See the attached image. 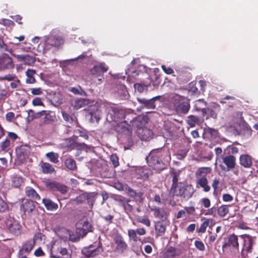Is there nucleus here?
I'll return each mask as SVG.
<instances>
[{"mask_svg":"<svg viewBox=\"0 0 258 258\" xmlns=\"http://www.w3.org/2000/svg\"><path fill=\"white\" fill-rule=\"evenodd\" d=\"M14 64L12 59L8 55L0 57V67L2 69H11Z\"/></svg>","mask_w":258,"mask_h":258,"instance_id":"25","label":"nucleus"},{"mask_svg":"<svg viewBox=\"0 0 258 258\" xmlns=\"http://www.w3.org/2000/svg\"><path fill=\"white\" fill-rule=\"evenodd\" d=\"M46 156L49 161L54 163L58 162V154L53 152H48L46 154Z\"/></svg>","mask_w":258,"mask_h":258,"instance_id":"48","label":"nucleus"},{"mask_svg":"<svg viewBox=\"0 0 258 258\" xmlns=\"http://www.w3.org/2000/svg\"><path fill=\"white\" fill-rule=\"evenodd\" d=\"M78 150H83L87 151L88 150H90L93 147L91 146H89L85 143H81L79 142H76L75 143V147Z\"/></svg>","mask_w":258,"mask_h":258,"instance_id":"51","label":"nucleus"},{"mask_svg":"<svg viewBox=\"0 0 258 258\" xmlns=\"http://www.w3.org/2000/svg\"><path fill=\"white\" fill-rule=\"evenodd\" d=\"M140 118V117H137L135 115V116H131L130 117H127L125 120L118 123L115 126V130L119 133L130 134L131 131L129 127L131 125H130L127 122H130L132 125L134 126L135 125V122L137 121H139Z\"/></svg>","mask_w":258,"mask_h":258,"instance_id":"5","label":"nucleus"},{"mask_svg":"<svg viewBox=\"0 0 258 258\" xmlns=\"http://www.w3.org/2000/svg\"><path fill=\"white\" fill-rule=\"evenodd\" d=\"M167 224L168 221L166 220H161L155 223V228L158 235L162 236L164 234Z\"/></svg>","mask_w":258,"mask_h":258,"instance_id":"21","label":"nucleus"},{"mask_svg":"<svg viewBox=\"0 0 258 258\" xmlns=\"http://www.w3.org/2000/svg\"><path fill=\"white\" fill-rule=\"evenodd\" d=\"M166 254L170 258H175L181 254V250L178 248L170 247L166 251Z\"/></svg>","mask_w":258,"mask_h":258,"instance_id":"35","label":"nucleus"},{"mask_svg":"<svg viewBox=\"0 0 258 258\" xmlns=\"http://www.w3.org/2000/svg\"><path fill=\"white\" fill-rule=\"evenodd\" d=\"M171 102L174 110L178 114H186L190 107L189 99L177 94L172 95Z\"/></svg>","mask_w":258,"mask_h":258,"instance_id":"2","label":"nucleus"},{"mask_svg":"<svg viewBox=\"0 0 258 258\" xmlns=\"http://www.w3.org/2000/svg\"><path fill=\"white\" fill-rule=\"evenodd\" d=\"M90 114L91 119L93 121L95 119L96 121L98 122L101 118L100 111L96 106L93 107V109L90 110Z\"/></svg>","mask_w":258,"mask_h":258,"instance_id":"40","label":"nucleus"},{"mask_svg":"<svg viewBox=\"0 0 258 258\" xmlns=\"http://www.w3.org/2000/svg\"><path fill=\"white\" fill-rule=\"evenodd\" d=\"M8 229L14 235H18L21 233V225L15 220H9L7 222Z\"/></svg>","mask_w":258,"mask_h":258,"instance_id":"18","label":"nucleus"},{"mask_svg":"<svg viewBox=\"0 0 258 258\" xmlns=\"http://www.w3.org/2000/svg\"><path fill=\"white\" fill-rule=\"evenodd\" d=\"M43 182L45 186L52 191H58L62 194H65L69 190L67 186L50 179H46Z\"/></svg>","mask_w":258,"mask_h":258,"instance_id":"8","label":"nucleus"},{"mask_svg":"<svg viewBox=\"0 0 258 258\" xmlns=\"http://www.w3.org/2000/svg\"><path fill=\"white\" fill-rule=\"evenodd\" d=\"M10 95V92L5 87L0 86V101L6 99Z\"/></svg>","mask_w":258,"mask_h":258,"instance_id":"47","label":"nucleus"},{"mask_svg":"<svg viewBox=\"0 0 258 258\" xmlns=\"http://www.w3.org/2000/svg\"><path fill=\"white\" fill-rule=\"evenodd\" d=\"M223 162L226 165L220 164V167L223 170L228 171L235 168L236 166V158L232 155H229L222 158Z\"/></svg>","mask_w":258,"mask_h":258,"instance_id":"12","label":"nucleus"},{"mask_svg":"<svg viewBox=\"0 0 258 258\" xmlns=\"http://www.w3.org/2000/svg\"><path fill=\"white\" fill-rule=\"evenodd\" d=\"M195 190L191 185H184L179 182V185L174 187L172 192H171L173 196L183 197L185 199L191 198L194 193Z\"/></svg>","mask_w":258,"mask_h":258,"instance_id":"4","label":"nucleus"},{"mask_svg":"<svg viewBox=\"0 0 258 258\" xmlns=\"http://www.w3.org/2000/svg\"><path fill=\"white\" fill-rule=\"evenodd\" d=\"M71 201L73 203H76L78 204H82L84 203L86 201L85 192H84L76 198L71 199Z\"/></svg>","mask_w":258,"mask_h":258,"instance_id":"49","label":"nucleus"},{"mask_svg":"<svg viewBox=\"0 0 258 258\" xmlns=\"http://www.w3.org/2000/svg\"><path fill=\"white\" fill-rule=\"evenodd\" d=\"M85 195L86 201H87V204L90 206V208L92 209L93 207L94 203L96 201L98 193L96 192H85Z\"/></svg>","mask_w":258,"mask_h":258,"instance_id":"32","label":"nucleus"},{"mask_svg":"<svg viewBox=\"0 0 258 258\" xmlns=\"http://www.w3.org/2000/svg\"><path fill=\"white\" fill-rule=\"evenodd\" d=\"M34 244L35 241L30 239L24 244L22 250L25 251L26 253H29L33 248Z\"/></svg>","mask_w":258,"mask_h":258,"instance_id":"42","label":"nucleus"},{"mask_svg":"<svg viewBox=\"0 0 258 258\" xmlns=\"http://www.w3.org/2000/svg\"><path fill=\"white\" fill-rule=\"evenodd\" d=\"M180 171H173L171 172V176L172 177V185L171 188L170 192H172V190L174 189V187L179 185L178 183V177L180 174Z\"/></svg>","mask_w":258,"mask_h":258,"instance_id":"38","label":"nucleus"},{"mask_svg":"<svg viewBox=\"0 0 258 258\" xmlns=\"http://www.w3.org/2000/svg\"><path fill=\"white\" fill-rule=\"evenodd\" d=\"M51 257L53 258H72L71 254L69 253L66 248L53 245L51 249Z\"/></svg>","mask_w":258,"mask_h":258,"instance_id":"10","label":"nucleus"},{"mask_svg":"<svg viewBox=\"0 0 258 258\" xmlns=\"http://www.w3.org/2000/svg\"><path fill=\"white\" fill-rule=\"evenodd\" d=\"M19 115L15 116V113L13 112H9L6 114V119L7 121L14 122L16 117H18Z\"/></svg>","mask_w":258,"mask_h":258,"instance_id":"58","label":"nucleus"},{"mask_svg":"<svg viewBox=\"0 0 258 258\" xmlns=\"http://www.w3.org/2000/svg\"><path fill=\"white\" fill-rule=\"evenodd\" d=\"M12 55L17 58L20 61H23L25 64L30 66L35 62V58L29 55H19L12 54Z\"/></svg>","mask_w":258,"mask_h":258,"instance_id":"22","label":"nucleus"},{"mask_svg":"<svg viewBox=\"0 0 258 258\" xmlns=\"http://www.w3.org/2000/svg\"><path fill=\"white\" fill-rule=\"evenodd\" d=\"M209 220H207L206 221H204L201 225L200 228L199 230V231L200 232L204 233L206 231V228L209 225Z\"/></svg>","mask_w":258,"mask_h":258,"instance_id":"64","label":"nucleus"},{"mask_svg":"<svg viewBox=\"0 0 258 258\" xmlns=\"http://www.w3.org/2000/svg\"><path fill=\"white\" fill-rule=\"evenodd\" d=\"M151 211L153 212L154 216L161 220H166L167 215L165 211L160 208H154L152 209Z\"/></svg>","mask_w":258,"mask_h":258,"instance_id":"27","label":"nucleus"},{"mask_svg":"<svg viewBox=\"0 0 258 258\" xmlns=\"http://www.w3.org/2000/svg\"><path fill=\"white\" fill-rule=\"evenodd\" d=\"M107 111L106 119L109 122H117L130 116H135V114L130 109H124L115 107H108Z\"/></svg>","mask_w":258,"mask_h":258,"instance_id":"1","label":"nucleus"},{"mask_svg":"<svg viewBox=\"0 0 258 258\" xmlns=\"http://www.w3.org/2000/svg\"><path fill=\"white\" fill-rule=\"evenodd\" d=\"M227 246H231L235 248H238L239 244L238 242V237L232 234L228 237L227 242H225L222 245V249L224 250Z\"/></svg>","mask_w":258,"mask_h":258,"instance_id":"23","label":"nucleus"},{"mask_svg":"<svg viewBox=\"0 0 258 258\" xmlns=\"http://www.w3.org/2000/svg\"><path fill=\"white\" fill-rule=\"evenodd\" d=\"M128 185L127 184H122L120 183H115L114 184V187L120 191H125V188L128 187Z\"/></svg>","mask_w":258,"mask_h":258,"instance_id":"61","label":"nucleus"},{"mask_svg":"<svg viewBox=\"0 0 258 258\" xmlns=\"http://www.w3.org/2000/svg\"><path fill=\"white\" fill-rule=\"evenodd\" d=\"M75 143L76 142H75L73 139H72L71 138H70L64 139L61 145L64 148L72 149L75 147Z\"/></svg>","mask_w":258,"mask_h":258,"instance_id":"46","label":"nucleus"},{"mask_svg":"<svg viewBox=\"0 0 258 258\" xmlns=\"http://www.w3.org/2000/svg\"><path fill=\"white\" fill-rule=\"evenodd\" d=\"M128 235L134 241L136 242L139 240V238L137 235V232L135 230L129 229L128 230Z\"/></svg>","mask_w":258,"mask_h":258,"instance_id":"57","label":"nucleus"},{"mask_svg":"<svg viewBox=\"0 0 258 258\" xmlns=\"http://www.w3.org/2000/svg\"><path fill=\"white\" fill-rule=\"evenodd\" d=\"M239 164L245 168H249L252 165V158L247 154H242L239 157Z\"/></svg>","mask_w":258,"mask_h":258,"instance_id":"20","label":"nucleus"},{"mask_svg":"<svg viewBox=\"0 0 258 258\" xmlns=\"http://www.w3.org/2000/svg\"><path fill=\"white\" fill-rule=\"evenodd\" d=\"M36 71L35 70L29 69L26 71L25 74L27 77L26 83L27 84H34L35 83L36 79L34 77Z\"/></svg>","mask_w":258,"mask_h":258,"instance_id":"36","label":"nucleus"},{"mask_svg":"<svg viewBox=\"0 0 258 258\" xmlns=\"http://www.w3.org/2000/svg\"><path fill=\"white\" fill-rule=\"evenodd\" d=\"M27 120L28 122H30L35 118H38L43 116V114L45 113V110L35 113L33 110L30 109L27 111Z\"/></svg>","mask_w":258,"mask_h":258,"instance_id":"34","label":"nucleus"},{"mask_svg":"<svg viewBox=\"0 0 258 258\" xmlns=\"http://www.w3.org/2000/svg\"><path fill=\"white\" fill-rule=\"evenodd\" d=\"M0 50L2 51H8L10 52L12 54V50L11 49H9L8 48L7 44L5 43L3 40V37L0 36Z\"/></svg>","mask_w":258,"mask_h":258,"instance_id":"56","label":"nucleus"},{"mask_svg":"<svg viewBox=\"0 0 258 258\" xmlns=\"http://www.w3.org/2000/svg\"><path fill=\"white\" fill-rule=\"evenodd\" d=\"M137 133L142 140L146 141L152 139L153 136L152 131L146 127H138Z\"/></svg>","mask_w":258,"mask_h":258,"instance_id":"14","label":"nucleus"},{"mask_svg":"<svg viewBox=\"0 0 258 258\" xmlns=\"http://www.w3.org/2000/svg\"><path fill=\"white\" fill-rule=\"evenodd\" d=\"M43 116H44V117L40 122L41 125L50 124L52 122L55 118V113L51 111H45V113L43 114Z\"/></svg>","mask_w":258,"mask_h":258,"instance_id":"24","label":"nucleus"},{"mask_svg":"<svg viewBox=\"0 0 258 258\" xmlns=\"http://www.w3.org/2000/svg\"><path fill=\"white\" fill-rule=\"evenodd\" d=\"M10 141L7 139L3 142L0 145V150L4 152H8L10 150Z\"/></svg>","mask_w":258,"mask_h":258,"instance_id":"54","label":"nucleus"},{"mask_svg":"<svg viewBox=\"0 0 258 258\" xmlns=\"http://www.w3.org/2000/svg\"><path fill=\"white\" fill-rule=\"evenodd\" d=\"M51 102L55 106L62 104L63 102L62 95L59 92H53L52 94Z\"/></svg>","mask_w":258,"mask_h":258,"instance_id":"31","label":"nucleus"},{"mask_svg":"<svg viewBox=\"0 0 258 258\" xmlns=\"http://www.w3.org/2000/svg\"><path fill=\"white\" fill-rule=\"evenodd\" d=\"M196 183L197 187H202L205 192H208L211 189L210 186L208 185L207 178H196Z\"/></svg>","mask_w":258,"mask_h":258,"instance_id":"29","label":"nucleus"},{"mask_svg":"<svg viewBox=\"0 0 258 258\" xmlns=\"http://www.w3.org/2000/svg\"><path fill=\"white\" fill-rule=\"evenodd\" d=\"M136 220L137 222L143 224L147 226V227H149L151 225V222L150 220L145 216H138L136 217Z\"/></svg>","mask_w":258,"mask_h":258,"instance_id":"50","label":"nucleus"},{"mask_svg":"<svg viewBox=\"0 0 258 258\" xmlns=\"http://www.w3.org/2000/svg\"><path fill=\"white\" fill-rule=\"evenodd\" d=\"M218 214L221 217H224L228 213V206L227 205H222L217 209Z\"/></svg>","mask_w":258,"mask_h":258,"instance_id":"53","label":"nucleus"},{"mask_svg":"<svg viewBox=\"0 0 258 258\" xmlns=\"http://www.w3.org/2000/svg\"><path fill=\"white\" fill-rule=\"evenodd\" d=\"M110 160L114 167L119 165L118 158L116 155L112 154L110 157Z\"/></svg>","mask_w":258,"mask_h":258,"instance_id":"62","label":"nucleus"},{"mask_svg":"<svg viewBox=\"0 0 258 258\" xmlns=\"http://www.w3.org/2000/svg\"><path fill=\"white\" fill-rule=\"evenodd\" d=\"M113 239L114 242L113 251L115 253L121 254L127 249L128 244L120 234L115 233Z\"/></svg>","mask_w":258,"mask_h":258,"instance_id":"6","label":"nucleus"},{"mask_svg":"<svg viewBox=\"0 0 258 258\" xmlns=\"http://www.w3.org/2000/svg\"><path fill=\"white\" fill-rule=\"evenodd\" d=\"M93 248L92 245H90L89 246L85 247L82 249V253L88 257H94L102 251L101 248L98 246L97 248L92 249Z\"/></svg>","mask_w":258,"mask_h":258,"instance_id":"15","label":"nucleus"},{"mask_svg":"<svg viewBox=\"0 0 258 258\" xmlns=\"http://www.w3.org/2000/svg\"><path fill=\"white\" fill-rule=\"evenodd\" d=\"M108 67L104 63H101L93 67L90 70L91 74L96 76H100L106 72Z\"/></svg>","mask_w":258,"mask_h":258,"instance_id":"17","label":"nucleus"},{"mask_svg":"<svg viewBox=\"0 0 258 258\" xmlns=\"http://www.w3.org/2000/svg\"><path fill=\"white\" fill-rule=\"evenodd\" d=\"M42 203L48 210L53 211L58 208V205L49 199H43Z\"/></svg>","mask_w":258,"mask_h":258,"instance_id":"37","label":"nucleus"},{"mask_svg":"<svg viewBox=\"0 0 258 258\" xmlns=\"http://www.w3.org/2000/svg\"><path fill=\"white\" fill-rule=\"evenodd\" d=\"M111 198L114 201L118 203L119 206L122 207L124 205L127 199L126 198L119 195H113Z\"/></svg>","mask_w":258,"mask_h":258,"instance_id":"45","label":"nucleus"},{"mask_svg":"<svg viewBox=\"0 0 258 258\" xmlns=\"http://www.w3.org/2000/svg\"><path fill=\"white\" fill-rule=\"evenodd\" d=\"M21 210L25 213H31L35 209V205L32 201H26L21 206Z\"/></svg>","mask_w":258,"mask_h":258,"instance_id":"28","label":"nucleus"},{"mask_svg":"<svg viewBox=\"0 0 258 258\" xmlns=\"http://www.w3.org/2000/svg\"><path fill=\"white\" fill-rule=\"evenodd\" d=\"M187 151L186 150H181L178 151L177 154V158L179 160H182L186 156Z\"/></svg>","mask_w":258,"mask_h":258,"instance_id":"63","label":"nucleus"},{"mask_svg":"<svg viewBox=\"0 0 258 258\" xmlns=\"http://www.w3.org/2000/svg\"><path fill=\"white\" fill-rule=\"evenodd\" d=\"M187 123L191 126L194 127L199 123V119L198 117L195 115H190L187 120Z\"/></svg>","mask_w":258,"mask_h":258,"instance_id":"52","label":"nucleus"},{"mask_svg":"<svg viewBox=\"0 0 258 258\" xmlns=\"http://www.w3.org/2000/svg\"><path fill=\"white\" fill-rule=\"evenodd\" d=\"M255 244V238L250 235H245L244 240V246L242 250L241 253L245 249L248 252H251L252 246Z\"/></svg>","mask_w":258,"mask_h":258,"instance_id":"19","label":"nucleus"},{"mask_svg":"<svg viewBox=\"0 0 258 258\" xmlns=\"http://www.w3.org/2000/svg\"><path fill=\"white\" fill-rule=\"evenodd\" d=\"M72 93H74L75 94H79L81 95H86V92L82 90L81 88H71L70 90Z\"/></svg>","mask_w":258,"mask_h":258,"instance_id":"60","label":"nucleus"},{"mask_svg":"<svg viewBox=\"0 0 258 258\" xmlns=\"http://www.w3.org/2000/svg\"><path fill=\"white\" fill-rule=\"evenodd\" d=\"M41 167L44 173H52L55 171V169L53 166L47 162L43 163L41 165Z\"/></svg>","mask_w":258,"mask_h":258,"instance_id":"43","label":"nucleus"},{"mask_svg":"<svg viewBox=\"0 0 258 258\" xmlns=\"http://www.w3.org/2000/svg\"><path fill=\"white\" fill-rule=\"evenodd\" d=\"M90 101L87 99L77 98L72 103V105L76 109H79L88 105Z\"/></svg>","mask_w":258,"mask_h":258,"instance_id":"26","label":"nucleus"},{"mask_svg":"<svg viewBox=\"0 0 258 258\" xmlns=\"http://www.w3.org/2000/svg\"><path fill=\"white\" fill-rule=\"evenodd\" d=\"M91 228V225L87 221L81 220L76 224V237H79L83 238L86 234L90 231Z\"/></svg>","mask_w":258,"mask_h":258,"instance_id":"9","label":"nucleus"},{"mask_svg":"<svg viewBox=\"0 0 258 258\" xmlns=\"http://www.w3.org/2000/svg\"><path fill=\"white\" fill-rule=\"evenodd\" d=\"M46 49H50L52 47L59 48L64 43L63 38L60 36L49 35L43 38Z\"/></svg>","mask_w":258,"mask_h":258,"instance_id":"7","label":"nucleus"},{"mask_svg":"<svg viewBox=\"0 0 258 258\" xmlns=\"http://www.w3.org/2000/svg\"><path fill=\"white\" fill-rule=\"evenodd\" d=\"M17 155L20 157L22 156V159H25L28 157L30 153V148L29 146L25 145H22L19 148L16 149Z\"/></svg>","mask_w":258,"mask_h":258,"instance_id":"30","label":"nucleus"},{"mask_svg":"<svg viewBox=\"0 0 258 258\" xmlns=\"http://www.w3.org/2000/svg\"><path fill=\"white\" fill-rule=\"evenodd\" d=\"M23 182L22 177L19 176H14L12 178V185L15 187H19Z\"/></svg>","mask_w":258,"mask_h":258,"instance_id":"55","label":"nucleus"},{"mask_svg":"<svg viewBox=\"0 0 258 258\" xmlns=\"http://www.w3.org/2000/svg\"><path fill=\"white\" fill-rule=\"evenodd\" d=\"M211 171L210 167H203L198 169L196 172V178H206V176Z\"/></svg>","mask_w":258,"mask_h":258,"instance_id":"33","label":"nucleus"},{"mask_svg":"<svg viewBox=\"0 0 258 258\" xmlns=\"http://www.w3.org/2000/svg\"><path fill=\"white\" fill-rule=\"evenodd\" d=\"M56 233L60 239L63 240H67L69 239L73 242H77L79 240V237H76V236L71 234V231L64 228L57 229Z\"/></svg>","mask_w":258,"mask_h":258,"instance_id":"13","label":"nucleus"},{"mask_svg":"<svg viewBox=\"0 0 258 258\" xmlns=\"http://www.w3.org/2000/svg\"><path fill=\"white\" fill-rule=\"evenodd\" d=\"M160 98V96H157L150 99H146L144 98H138L137 100L141 105L140 108H138L137 109L140 110L143 108L154 109L156 108L155 101L159 100Z\"/></svg>","mask_w":258,"mask_h":258,"instance_id":"11","label":"nucleus"},{"mask_svg":"<svg viewBox=\"0 0 258 258\" xmlns=\"http://www.w3.org/2000/svg\"><path fill=\"white\" fill-rule=\"evenodd\" d=\"M26 195L29 198L35 200H40V198L39 195L36 192L35 189L31 187H27L25 191Z\"/></svg>","mask_w":258,"mask_h":258,"instance_id":"41","label":"nucleus"},{"mask_svg":"<svg viewBox=\"0 0 258 258\" xmlns=\"http://www.w3.org/2000/svg\"><path fill=\"white\" fill-rule=\"evenodd\" d=\"M204 134L208 138L215 139L218 135V132L217 130L209 127H205L204 130Z\"/></svg>","mask_w":258,"mask_h":258,"instance_id":"39","label":"nucleus"},{"mask_svg":"<svg viewBox=\"0 0 258 258\" xmlns=\"http://www.w3.org/2000/svg\"><path fill=\"white\" fill-rule=\"evenodd\" d=\"M161 153L159 151H152L147 158L149 165L158 172L166 168V165L161 158Z\"/></svg>","mask_w":258,"mask_h":258,"instance_id":"3","label":"nucleus"},{"mask_svg":"<svg viewBox=\"0 0 258 258\" xmlns=\"http://www.w3.org/2000/svg\"><path fill=\"white\" fill-rule=\"evenodd\" d=\"M66 166L70 170H75L77 169L76 161L72 158H68L64 161Z\"/></svg>","mask_w":258,"mask_h":258,"instance_id":"44","label":"nucleus"},{"mask_svg":"<svg viewBox=\"0 0 258 258\" xmlns=\"http://www.w3.org/2000/svg\"><path fill=\"white\" fill-rule=\"evenodd\" d=\"M125 192L131 198L134 199L136 202L141 203L144 200L143 193L142 192H137L129 186L127 188H125Z\"/></svg>","mask_w":258,"mask_h":258,"instance_id":"16","label":"nucleus"},{"mask_svg":"<svg viewBox=\"0 0 258 258\" xmlns=\"http://www.w3.org/2000/svg\"><path fill=\"white\" fill-rule=\"evenodd\" d=\"M131 199L127 198L126 202L123 207V209L125 211L131 212L133 210V206L130 204Z\"/></svg>","mask_w":258,"mask_h":258,"instance_id":"59","label":"nucleus"}]
</instances>
